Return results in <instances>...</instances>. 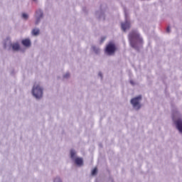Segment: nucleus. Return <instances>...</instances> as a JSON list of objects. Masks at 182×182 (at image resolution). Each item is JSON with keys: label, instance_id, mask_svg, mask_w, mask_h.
Masks as SVG:
<instances>
[{"label": "nucleus", "instance_id": "nucleus-13", "mask_svg": "<svg viewBox=\"0 0 182 182\" xmlns=\"http://www.w3.org/2000/svg\"><path fill=\"white\" fill-rule=\"evenodd\" d=\"M97 173V168H95L92 171V175L95 176Z\"/></svg>", "mask_w": 182, "mask_h": 182}, {"label": "nucleus", "instance_id": "nucleus-3", "mask_svg": "<svg viewBox=\"0 0 182 182\" xmlns=\"http://www.w3.org/2000/svg\"><path fill=\"white\" fill-rule=\"evenodd\" d=\"M116 50H117V48L116 44L113 42H109L105 48V53L109 56L115 53Z\"/></svg>", "mask_w": 182, "mask_h": 182}, {"label": "nucleus", "instance_id": "nucleus-1", "mask_svg": "<svg viewBox=\"0 0 182 182\" xmlns=\"http://www.w3.org/2000/svg\"><path fill=\"white\" fill-rule=\"evenodd\" d=\"M129 39L130 42V45L132 48H136V43H134V39L137 42H139L140 43H143V38L140 37V34L137 33L136 31H132L129 34Z\"/></svg>", "mask_w": 182, "mask_h": 182}, {"label": "nucleus", "instance_id": "nucleus-6", "mask_svg": "<svg viewBox=\"0 0 182 182\" xmlns=\"http://www.w3.org/2000/svg\"><path fill=\"white\" fill-rule=\"evenodd\" d=\"M175 124L176 126V129L182 134V119H178L176 121H175Z\"/></svg>", "mask_w": 182, "mask_h": 182}, {"label": "nucleus", "instance_id": "nucleus-4", "mask_svg": "<svg viewBox=\"0 0 182 182\" xmlns=\"http://www.w3.org/2000/svg\"><path fill=\"white\" fill-rule=\"evenodd\" d=\"M140 100H141V95H139L131 100V104L132 105L133 107L136 109V110H139V109L141 107V105H140Z\"/></svg>", "mask_w": 182, "mask_h": 182}, {"label": "nucleus", "instance_id": "nucleus-5", "mask_svg": "<svg viewBox=\"0 0 182 182\" xmlns=\"http://www.w3.org/2000/svg\"><path fill=\"white\" fill-rule=\"evenodd\" d=\"M36 25H38L39 23L41 18L43 17V12H42V10L39 9L36 12Z\"/></svg>", "mask_w": 182, "mask_h": 182}, {"label": "nucleus", "instance_id": "nucleus-12", "mask_svg": "<svg viewBox=\"0 0 182 182\" xmlns=\"http://www.w3.org/2000/svg\"><path fill=\"white\" fill-rule=\"evenodd\" d=\"M75 154H76V152H75V150L72 149L70 151L71 159H73L75 157Z\"/></svg>", "mask_w": 182, "mask_h": 182}, {"label": "nucleus", "instance_id": "nucleus-18", "mask_svg": "<svg viewBox=\"0 0 182 182\" xmlns=\"http://www.w3.org/2000/svg\"><path fill=\"white\" fill-rule=\"evenodd\" d=\"M103 41H105V38H102V41H101V43H103Z\"/></svg>", "mask_w": 182, "mask_h": 182}, {"label": "nucleus", "instance_id": "nucleus-9", "mask_svg": "<svg viewBox=\"0 0 182 182\" xmlns=\"http://www.w3.org/2000/svg\"><path fill=\"white\" fill-rule=\"evenodd\" d=\"M75 164L77 166H82L83 165V159L82 158H76L75 159Z\"/></svg>", "mask_w": 182, "mask_h": 182}, {"label": "nucleus", "instance_id": "nucleus-14", "mask_svg": "<svg viewBox=\"0 0 182 182\" xmlns=\"http://www.w3.org/2000/svg\"><path fill=\"white\" fill-rule=\"evenodd\" d=\"M54 182H62V180H60V178H55Z\"/></svg>", "mask_w": 182, "mask_h": 182}, {"label": "nucleus", "instance_id": "nucleus-16", "mask_svg": "<svg viewBox=\"0 0 182 182\" xmlns=\"http://www.w3.org/2000/svg\"><path fill=\"white\" fill-rule=\"evenodd\" d=\"M69 76H70V74L66 73V74L64 75V77H65L66 79H68V77H69Z\"/></svg>", "mask_w": 182, "mask_h": 182}, {"label": "nucleus", "instance_id": "nucleus-15", "mask_svg": "<svg viewBox=\"0 0 182 182\" xmlns=\"http://www.w3.org/2000/svg\"><path fill=\"white\" fill-rule=\"evenodd\" d=\"M22 16H23V19H28V14H22Z\"/></svg>", "mask_w": 182, "mask_h": 182}, {"label": "nucleus", "instance_id": "nucleus-19", "mask_svg": "<svg viewBox=\"0 0 182 182\" xmlns=\"http://www.w3.org/2000/svg\"><path fill=\"white\" fill-rule=\"evenodd\" d=\"M33 1H36V0H33Z\"/></svg>", "mask_w": 182, "mask_h": 182}, {"label": "nucleus", "instance_id": "nucleus-2", "mask_svg": "<svg viewBox=\"0 0 182 182\" xmlns=\"http://www.w3.org/2000/svg\"><path fill=\"white\" fill-rule=\"evenodd\" d=\"M33 96L36 99H41L43 96V90L39 84L35 83L32 89Z\"/></svg>", "mask_w": 182, "mask_h": 182}, {"label": "nucleus", "instance_id": "nucleus-8", "mask_svg": "<svg viewBox=\"0 0 182 182\" xmlns=\"http://www.w3.org/2000/svg\"><path fill=\"white\" fill-rule=\"evenodd\" d=\"M22 44L23 45V46H26L27 48H29V46H31V40L24 39L22 41Z\"/></svg>", "mask_w": 182, "mask_h": 182}, {"label": "nucleus", "instance_id": "nucleus-10", "mask_svg": "<svg viewBox=\"0 0 182 182\" xmlns=\"http://www.w3.org/2000/svg\"><path fill=\"white\" fill-rule=\"evenodd\" d=\"M13 50H19L21 49V46L18 43H14L11 45Z\"/></svg>", "mask_w": 182, "mask_h": 182}, {"label": "nucleus", "instance_id": "nucleus-17", "mask_svg": "<svg viewBox=\"0 0 182 182\" xmlns=\"http://www.w3.org/2000/svg\"><path fill=\"white\" fill-rule=\"evenodd\" d=\"M166 31L168 32V33H170V27L168 26V27H167V28H166Z\"/></svg>", "mask_w": 182, "mask_h": 182}, {"label": "nucleus", "instance_id": "nucleus-11", "mask_svg": "<svg viewBox=\"0 0 182 182\" xmlns=\"http://www.w3.org/2000/svg\"><path fill=\"white\" fill-rule=\"evenodd\" d=\"M31 33H32V35H33L34 36H38V35H39V33H40L39 28H33V29L32 30Z\"/></svg>", "mask_w": 182, "mask_h": 182}, {"label": "nucleus", "instance_id": "nucleus-7", "mask_svg": "<svg viewBox=\"0 0 182 182\" xmlns=\"http://www.w3.org/2000/svg\"><path fill=\"white\" fill-rule=\"evenodd\" d=\"M122 29L124 32H126L127 29H130V21H126L124 23L121 24Z\"/></svg>", "mask_w": 182, "mask_h": 182}]
</instances>
